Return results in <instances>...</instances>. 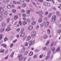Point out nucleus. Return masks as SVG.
Masks as SVG:
<instances>
[{"instance_id": "obj_31", "label": "nucleus", "mask_w": 61, "mask_h": 61, "mask_svg": "<svg viewBox=\"0 0 61 61\" xmlns=\"http://www.w3.org/2000/svg\"><path fill=\"white\" fill-rule=\"evenodd\" d=\"M47 32L48 34H50V30L49 29L48 30Z\"/></svg>"}, {"instance_id": "obj_48", "label": "nucleus", "mask_w": 61, "mask_h": 61, "mask_svg": "<svg viewBox=\"0 0 61 61\" xmlns=\"http://www.w3.org/2000/svg\"><path fill=\"white\" fill-rule=\"evenodd\" d=\"M19 24L20 25H22V22H21V21H20L19 22Z\"/></svg>"}, {"instance_id": "obj_39", "label": "nucleus", "mask_w": 61, "mask_h": 61, "mask_svg": "<svg viewBox=\"0 0 61 61\" xmlns=\"http://www.w3.org/2000/svg\"><path fill=\"white\" fill-rule=\"evenodd\" d=\"M22 56V55H21V54H19V56H18V58H20V57H21V56Z\"/></svg>"}, {"instance_id": "obj_17", "label": "nucleus", "mask_w": 61, "mask_h": 61, "mask_svg": "<svg viewBox=\"0 0 61 61\" xmlns=\"http://www.w3.org/2000/svg\"><path fill=\"white\" fill-rule=\"evenodd\" d=\"M33 55V52H30L29 54V56H32Z\"/></svg>"}, {"instance_id": "obj_18", "label": "nucleus", "mask_w": 61, "mask_h": 61, "mask_svg": "<svg viewBox=\"0 0 61 61\" xmlns=\"http://www.w3.org/2000/svg\"><path fill=\"white\" fill-rule=\"evenodd\" d=\"M14 52H12L10 56V57L11 58L13 57V55H14Z\"/></svg>"}, {"instance_id": "obj_55", "label": "nucleus", "mask_w": 61, "mask_h": 61, "mask_svg": "<svg viewBox=\"0 0 61 61\" xmlns=\"http://www.w3.org/2000/svg\"><path fill=\"white\" fill-rule=\"evenodd\" d=\"M24 57H22L21 58H20L19 59V60L20 61L22 60L23 59Z\"/></svg>"}, {"instance_id": "obj_51", "label": "nucleus", "mask_w": 61, "mask_h": 61, "mask_svg": "<svg viewBox=\"0 0 61 61\" xmlns=\"http://www.w3.org/2000/svg\"><path fill=\"white\" fill-rule=\"evenodd\" d=\"M39 1V2H41V3H42V2H44V1L43 0H38Z\"/></svg>"}, {"instance_id": "obj_10", "label": "nucleus", "mask_w": 61, "mask_h": 61, "mask_svg": "<svg viewBox=\"0 0 61 61\" xmlns=\"http://www.w3.org/2000/svg\"><path fill=\"white\" fill-rule=\"evenodd\" d=\"M5 30V28H2L0 29V32H3Z\"/></svg>"}, {"instance_id": "obj_47", "label": "nucleus", "mask_w": 61, "mask_h": 61, "mask_svg": "<svg viewBox=\"0 0 61 61\" xmlns=\"http://www.w3.org/2000/svg\"><path fill=\"white\" fill-rule=\"evenodd\" d=\"M8 57V56H7L6 57H5V59L6 60L7 59Z\"/></svg>"}, {"instance_id": "obj_53", "label": "nucleus", "mask_w": 61, "mask_h": 61, "mask_svg": "<svg viewBox=\"0 0 61 61\" xmlns=\"http://www.w3.org/2000/svg\"><path fill=\"white\" fill-rule=\"evenodd\" d=\"M51 15H52L51 14V13H50L48 16V17H50L51 16Z\"/></svg>"}, {"instance_id": "obj_19", "label": "nucleus", "mask_w": 61, "mask_h": 61, "mask_svg": "<svg viewBox=\"0 0 61 61\" xmlns=\"http://www.w3.org/2000/svg\"><path fill=\"white\" fill-rule=\"evenodd\" d=\"M11 7V6L10 5H8L7 7L8 9H10V8Z\"/></svg>"}, {"instance_id": "obj_20", "label": "nucleus", "mask_w": 61, "mask_h": 61, "mask_svg": "<svg viewBox=\"0 0 61 61\" xmlns=\"http://www.w3.org/2000/svg\"><path fill=\"white\" fill-rule=\"evenodd\" d=\"M28 40H27V41H29L30 40V39H31V37L30 36H29L27 37Z\"/></svg>"}, {"instance_id": "obj_30", "label": "nucleus", "mask_w": 61, "mask_h": 61, "mask_svg": "<svg viewBox=\"0 0 61 61\" xmlns=\"http://www.w3.org/2000/svg\"><path fill=\"white\" fill-rule=\"evenodd\" d=\"M3 20V16H0V21H1Z\"/></svg>"}, {"instance_id": "obj_8", "label": "nucleus", "mask_w": 61, "mask_h": 61, "mask_svg": "<svg viewBox=\"0 0 61 61\" xmlns=\"http://www.w3.org/2000/svg\"><path fill=\"white\" fill-rule=\"evenodd\" d=\"M25 36V32L23 33L20 35V36L21 37H24Z\"/></svg>"}, {"instance_id": "obj_32", "label": "nucleus", "mask_w": 61, "mask_h": 61, "mask_svg": "<svg viewBox=\"0 0 61 61\" xmlns=\"http://www.w3.org/2000/svg\"><path fill=\"white\" fill-rule=\"evenodd\" d=\"M8 40V39L6 37H5L4 39V41L5 42L6 41H7Z\"/></svg>"}, {"instance_id": "obj_9", "label": "nucleus", "mask_w": 61, "mask_h": 61, "mask_svg": "<svg viewBox=\"0 0 61 61\" xmlns=\"http://www.w3.org/2000/svg\"><path fill=\"white\" fill-rule=\"evenodd\" d=\"M29 46H32L33 45V44H32V41H30L29 42Z\"/></svg>"}, {"instance_id": "obj_60", "label": "nucleus", "mask_w": 61, "mask_h": 61, "mask_svg": "<svg viewBox=\"0 0 61 61\" xmlns=\"http://www.w3.org/2000/svg\"><path fill=\"white\" fill-rule=\"evenodd\" d=\"M20 1L22 3H24V0H20Z\"/></svg>"}, {"instance_id": "obj_62", "label": "nucleus", "mask_w": 61, "mask_h": 61, "mask_svg": "<svg viewBox=\"0 0 61 61\" xmlns=\"http://www.w3.org/2000/svg\"><path fill=\"white\" fill-rule=\"evenodd\" d=\"M0 16H3V13H2V12L0 13Z\"/></svg>"}, {"instance_id": "obj_29", "label": "nucleus", "mask_w": 61, "mask_h": 61, "mask_svg": "<svg viewBox=\"0 0 61 61\" xmlns=\"http://www.w3.org/2000/svg\"><path fill=\"white\" fill-rule=\"evenodd\" d=\"M43 38H45V39H46V38H47V36L46 35H45L44 36Z\"/></svg>"}, {"instance_id": "obj_25", "label": "nucleus", "mask_w": 61, "mask_h": 61, "mask_svg": "<svg viewBox=\"0 0 61 61\" xmlns=\"http://www.w3.org/2000/svg\"><path fill=\"white\" fill-rule=\"evenodd\" d=\"M32 4L34 5V6H35V7H37V5H36V4L34 2L32 3Z\"/></svg>"}, {"instance_id": "obj_40", "label": "nucleus", "mask_w": 61, "mask_h": 61, "mask_svg": "<svg viewBox=\"0 0 61 61\" xmlns=\"http://www.w3.org/2000/svg\"><path fill=\"white\" fill-rule=\"evenodd\" d=\"M26 12L27 13L29 14V13H30V11L29 10H27Z\"/></svg>"}, {"instance_id": "obj_22", "label": "nucleus", "mask_w": 61, "mask_h": 61, "mask_svg": "<svg viewBox=\"0 0 61 61\" xmlns=\"http://www.w3.org/2000/svg\"><path fill=\"white\" fill-rule=\"evenodd\" d=\"M56 25H58L59 24V21H57L56 22Z\"/></svg>"}, {"instance_id": "obj_13", "label": "nucleus", "mask_w": 61, "mask_h": 61, "mask_svg": "<svg viewBox=\"0 0 61 61\" xmlns=\"http://www.w3.org/2000/svg\"><path fill=\"white\" fill-rule=\"evenodd\" d=\"M56 13L57 16H61V15H60L59 14V11H57Z\"/></svg>"}, {"instance_id": "obj_42", "label": "nucleus", "mask_w": 61, "mask_h": 61, "mask_svg": "<svg viewBox=\"0 0 61 61\" xmlns=\"http://www.w3.org/2000/svg\"><path fill=\"white\" fill-rule=\"evenodd\" d=\"M20 53H24V52L23 51V50L22 49L20 51Z\"/></svg>"}, {"instance_id": "obj_50", "label": "nucleus", "mask_w": 61, "mask_h": 61, "mask_svg": "<svg viewBox=\"0 0 61 61\" xmlns=\"http://www.w3.org/2000/svg\"><path fill=\"white\" fill-rule=\"evenodd\" d=\"M14 46V44H13V43L11 44V45L10 46V47H12V46Z\"/></svg>"}, {"instance_id": "obj_34", "label": "nucleus", "mask_w": 61, "mask_h": 61, "mask_svg": "<svg viewBox=\"0 0 61 61\" xmlns=\"http://www.w3.org/2000/svg\"><path fill=\"white\" fill-rule=\"evenodd\" d=\"M28 46V43L26 42L25 43V46Z\"/></svg>"}, {"instance_id": "obj_46", "label": "nucleus", "mask_w": 61, "mask_h": 61, "mask_svg": "<svg viewBox=\"0 0 61 61\" xmlns=\"http://www.w3.org/2000/svg\"><path fill=\"white\" fill-rule=\"evenodd\" d=\"M54 42H52V43H51V46H53V45H54Z\"/></svg>"}, {"instance_id": "obj_37", "label": "nucleus", "mask_w": 61, "mask_h": 61, "mask_svg": "<svg viewBox=\"0 0 61 61\" xmlns=\"http://www.w3.org/2000/svg\"><path fill=\"white\" fill-rule=\"evenodd\" d=\"M27 21L28 22H30V19L28 18L27 19Z\"/></svg>"}, {"instance_id": "obj_59", "label": "nucleus", "mask_w": 61, "mask_h": 61, "mask_svg": "<svg viewBox=\"0 0 61 61\" xmlns=\"http://www.w3.org/2000/svg\"><path fill=\"white\" fill-rule=\"evenodd\" d=\"M41 8V7L40 6H39L37 7V8H38V9H40Z\"/></svg>"}, {"instance_id": "obj_41", "label": "nucleus", "mask_w": 61, "mask_h": 61, "mask_svg": "<svg viewBox=\"0 0 61 61\" xmlns=\"http://www.w3.org/2000/svg\"><path fill=\"white\" fill-rule=\"evenodd\" d=\"M50 5V3H47L46 6H49Z\"/></svg>"}, {"instance_id": "obj_33", "label": "nucleus", "mask_w": 61, "mask_h": 61, "mask_svg": "<svg viewBox=\"0 0 61 61\" xmlns=\"http://www.w3.org/2000/svg\"><path fill=\"white\" fill-rule=\"evenodd\" d=\"M49 41H48L46 44V46H47V45H48V44H49Z\"/></svg>"}, {"instance_id": "obj_61", "label": "nucleus", "mask_w": 61, "mask_h": 61, "mask_svg": "<svg viewBox=\"0 0 61 61\" xmlns=\"http://www.w3.org/2000/svg\"><path fill=\"white\" fill-rule=\"evenodd\" d=\"M37 57V56L36 55H35L33 56V58H36Z\"/></svg>"}, {"instance_id": "obj_64", "label": "nucleus", "mask_w": 61, "mask_h": 61, "mask_svg": "<svg viewBox=\"0 0 61 61\" xmlns=\"http://www.w3.org/2000/svg\"><path fill=\"white\" fill-rule=\"evenodd\" d=\"M22 50H23V51L24 52H25V48L23 47V48L22 49Z\"/></svg>"}, {"instance_id": "obj_16", "label": "nucleus", "mask_w": 61, "mask_h": 61, "mask_svg": "<svg viewBox=\"0 0 61 61\" xmlns=\"http://www.w3.org/2000/svg\"><path fill=\"white\" fill-rule=\"evenodd\" d=\"M2 26H3V27H4V26H5L6 25V24H5V23H3L2 24Z\"/></svg>"}, {"instance_id": "obj_7", "label": "nucleus", "mask_w": 61, "mask_h": 61, "mask_svg": "<svg viewBox=\"0 0 61 61\" xmlns=\"http://www.w3.org/2000/svg\"><path fill=\"white\" fill-rule=\"evenodd\" d=\"M49 23L48 22H46L45 24V27H47V26H48V25H49Z\"/></svg>"}, {"instance_id": "obj_5", "label": "nucleus", "mask_w": 61, "mask_h": 61, "mask_svg": "<svg viewBox=\"0 0 61 61\" xmlns=\"http://www.w3.org/2000/svg\"><path fill=\"white\" fill-rule=\"evenodd\" d=\"M50 53H51V52L50 51H49L48 53V56H47L46 58V60H47L50 57Z\"/></svg>"}, {"instance_id": "obj_23", "label": "nucleus", "mask_w": 61, "mask_h": 61, "mask_svg": "<svg viewBox=\"0 0 61 61\" xmlns=\"http://www.w3.org/2000/svg\"><path fill=\"white\" fill-rule=\"evenodd\" d=\"M26 5L25 3H24L22 5L23 7H25L26 6Z\"/></svg>"}, {"instance_id": "obj_45", "label": "nucleus", "mask_w": 61, "mask_h": 61, "mask_svg": "<svg viewBox=\"0 0 61 61\" xmlns=\"http://www.w3.org/2000/svg\"><path fill=\"white\" fill-rule=\"evenodd\" d=\"M13 37V36H11L10 37V40H12V38Z\"/></svg>"}, {"instance_id": "obj_49", "label": "nucleus", "mask_w": 61, "mask_h": 61, "mask_svg": "<svg viewBox=\"0 0 61 61\" xmlns=\"http://www.w3.org/2000/svg\"><path fill=\"white\" fill-rule=\"evenodd\" d=\"M44 20L46 21H47V18L45 17L44 18Z\"/></svg>"}, {"instance_id": "obj_6", "label": "nucleus", "mask_w": 61, "mask_h": 61, "mask_svg": "<svg viewBox=\"0 0 61 61\" xmlns=\"http://www.w3.org/2000/svg\"><path fill=\"white\" fill-rule=\"evenodd\" d=\"M33 28V26H30L28 27V30H32Z\"/></svg>"}, {"instance_id": "obj_1", "label": "nucleus", "mask_w": 61, "mask_h": 61, "mask_svg": "<svg viewBox=\"0 0 61 61\" xmlns=\"http://www.w3.org/2000/svg\"><path fill=\"white\" fill-rule=\"evenodd\" d=\"M60 51V47H58L57 49L56 50V51L55 50V47H53V50L52 51H53V54H55L56 51Z\"/></svg>"}, {"instance_id": "obj_28", "label": "nucleus", "mask_w": 61, "mask_h": 61, "mask_svg": "<svg viewBox=\"0 0 61 61\" xmlns=\"http://www.w3.org/2000/svg\"><path fill=\"white\" fill-rule=\"evenodd\" d=\"M10 21V19L9 18H8L7 19V23H8L9 22V21Z\"/></svg>"}, {"instance_id": "obj_44", "label": "nucleus", "mask_w": 61, "mask_h": 61, "mask_svg": "<svg viewBox=\"0 0 61 61\" xmlns=\"http://www.w3.org/2000/svg\"><path fill=\"white\" fill-rule=\"evenodd\" d=\"M58 32L59 34H60V33H61V30H59L58 31Z\"/></svg>"}, {"instance_id": "obj_52", "label": "nucleus", "mask_w": 61, "mask_h": 61, "mask_svg": "<svg viewBox=\"0 0 61 61\" xmlns=\"http://www.w3.org/2000/svg\"><path fill=\"white\" fill-rule=\"evenodd\" d=\"M3 2L4 3H6V0H4L3 1Z\"/></svg>"}, {"instance_id": "obj_43", "label": "nucleus", "mask_w": 61, "mask_h": 61, "mask_svg": "<svg viewBox=\"0 0 61 61\" xmlns=\"http://www.w3.org/2000/svg\"><path fill=\"white\" fill-rule=\"evenodd\" d=\"M17 17H17V16H15L14 17V19L15 20L17 18Z\"/></svg>"}, {"instance_id": "obj_56", "label": "nucleus", "mask_w": 61, "mask_h": 61, "mask_svg": "<svg viewBox=\"0 0 61 61\" xmlns=\"http://www.w3.org/2000/svg\"><path fill=\"white\" fill-rule=\"evenodd\" d=\"M28 51L26 52L25 53V55H27V54H28Z\"/></svg>"}, {"instance_id": "obj_36", "label": "nucleus", "mask_w": 61, "mask_h": 61, "mask_svg": "<svg viewBox=\"0 0 61 61\" xmlns=\"http://www.w3.org/2000/svg\"><path fill=\"white\" fill-rule=\"evenodd\" d=\"M43 50H46V49H47V48L46 47H44L43 48Z\"/></svg>"}, {"instance_id": "obj_21", "label": "nucleus", "mask_w": 61, "mask_h": 61, "mask_svg": "<svg viewBox=\"0 0 61 61\" xmlns=\"http://www.w3.org/2000/svg\"><path fill=\"white\" fill-rule=\"evenodd\" d=\"M42 19L41 18H40L39 19V23H40L42 22Z\"/></svg>"}, {"instance_id": "obj_57", "label": "nucleus", "mask_w": 61, "mask_h": 61, "mask_svg": "<svg viewBox=\"0 0 61 61\" xmlns=\"http://www.w3.org/2000/svg\"><path fill=\"white\" fill-rule=\"evenodd\" d=\"M43 57V55H41L40 56V58H41Z\"/></svg>"}, {"instance_id": "obj_54", "label": "nucleus", "mask_w": 61, "mask_h": 61, "mask_svg": "<svg viewBox=\"0 0 61 61\" xmlns=\"http://www.w3.org/2000/svg\"><path fill=\"white\" fill-rule=\"evenodd\" d=\"M13 13H15L16 12V10H12Z\"/></svg>"}, {"instance_id": "obj_27", "label": "nucleus", "mask_w": 61, "mask_h": 61, "mask_svg": "<svg viewBox=\"0 0 61 61\" xmlns=\"http://www.w3.org/2000/svg\"><path fill=\"white\" fill-rule=\"evenodd\" d=\"M23 25H26V22L25 21H24L22 23Z\"/></svg>"}, {"instance_id": "obj_58", "label": "nucleus", "mask_w": 61, "mask_h": 61, "mask_svg": "<svg viewBox=\"0 0 61 61\" xmlns=\"http://www.w3.org/2000/svg\"><path fill=\"white\" fill-rule=\"evenodd\" d=\"M35 52H39V50H35Z\"/></svg>"}, {"instance_id": "obj_4", "label": "nucleus", "mask_w": 61, "mask_h": 61, "mask_svg": "<svg viewBox=\"0 0 61 61\" xmlns=\"http://www.w3.org/2000/svg\"><path fill=\"white\" fill-rule=\"evenodd\" d=\"M10 26H11V25L10 24H9L8 26V27H7L6 30V32L7 31H9L11 29H10Z\"/></svg>"}, {"instance_id": "obj_35", "label": "nucleus", "mask_w": 61, "mask_h": 61, "mask_svg": "<svg viewBox=\"0 0 61 61\" xmlns=\"http://www.w3.org/2000/svg\"><path fill=\"white\" fill-rule=\"evenodd\" d=\"M8 50H7L4 53V55H6V54H7V53H8Z\"/></svg>"}, {"instance_id": "obj_63", "label": "nucleus", "mask_w": 61, "mask_h": 61, "mask_svg": "<svg viewBox=\"0 0 61 61\" xmlns=\"http://www.w3.org/2000/svg\"><path fill=\"white\" fill-rule=\"evenodd\" d=\"M24 17H25L26 16V15H25V14H24L22 15Z\"/></svg>"}, {"instance_id": "obj_14", "label": "nucleus", "mask_w": 61, "mask_h": 61, "mask_svg": "<svg viewBox=\"0 0 61 61\" xmlns=\"http://www.w3.org/2000/svg\"><path fill=\"white\" fill-rule=\"evenodd\" d=\"M43 5H45V6H46L47 4V2H44L43 3Z\"/></svg>"}, {"instance_id": "obj_38", "label": "nucleus", "mask_w": 61, "mask_h": 61, "mask_svg": "<svg viewBox=\"0 0 61 61\" xmlns=\"http://www.w3.org/2000/svg\"><path fill=\"white\" fill-rule=\"evenodd\" d=\"M36 23V22L35 21L34 22H32L31 24L32 25H35Z\"/></svg>"}, {"instance_id": "obj_24", "label": "nucleus", "mask_w": 61, "mask_h": 61, "mask_svg": "<svg viewBox=\"0 0 61 61\" xmlns=\"http://www.w3.org/2000/svg\"><path fill=\"white\" fill-rule=\"evenodd\" d=\"M3 37V34H1L0 35V40H1Z\"/></svg>"}, {"instance_id": "obj_15", "label": "nucleus", "mask_w": 61, "mask_h": 61, "mask_svg": "<svg viewBox=\"0 0 61 61\" xmlns=\"http://www.w3.org/2000/svg\"><path fill=\"white\" fill-rule=\"evenodd\" d=\"M2 46H3L4 47H6V45L5 44H2Z\"/></svg>"}, {"instance_id": "obj_12", "label": "nucleus", "mask_w": 61, "mask_h": 61, "mask_svg": "<svg viewBox=\"0 0 61 61\" xmlns=\"http://www.w3.org/2000/svg\"><path fill=\"white\" fill-rule=\"evenodd\" d=\"M0 11L1 12H4V9L2 7H0Z\"/></svg>"}, {"instance_id": "obj_26", "label": "nucleus", "mask_w": 61, "mask_h": 61, "mask_svg": "<svg viewBox=\"0 0 61 61\" xmlns=\"http://www.w3.org/2000/svg\"><path fill=\"white\" fill-rule=\"evenodd\" d=\"M4 52H5L4 49H1L0 50V52H1V53H4Z\"/></svg>"}, {"instance_id": "obj_11", "label": "nucleus", "mask_w": 61, "mask_h": 61, "mask_svg": "<svg viewBox=\"0 0 61 61\" xmlns=\"http://www.w3.org/2000/svg\"><path fill=\"white\" fill-rule=\"evenodd\" d=\"M7 15V12L6 11H5L4 12V16L5 17L6 16V15Z\"/></svg>"}, {"instance_id": "obj_2", "label": "nucleus", "mask_w": 61, "mask_h": 61, "mask_svg": "<svg viewBox=\"0 0 61 61\" xmlns=\"http://www.w3.org/2000/svg\"><path fill=\"white\" fill-rule=\"evenodd\" d=\"M56 16L55 15H53L52 17V19L51 21L52 22H54L56 21Z\"/></svg>"}, {"instance_id": "obj_3", "label": "nucleus", "mask_w": 61, "mask_h": 61, "mask_svg": "<svg viewBox=\"0 0 61 61\" xmlns=\"http://www.w3.org/2000/svg\"><path fill=\"white\" fill-rule=\"evenodd\" d=\"M36 32L35 31H33L31 33V36L32 37H34L36 36Z\"/></svg>"}]
</instances>
